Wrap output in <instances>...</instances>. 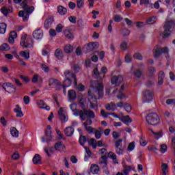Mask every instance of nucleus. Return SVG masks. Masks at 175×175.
Returning a JSON list of instances; mask_svg holds the SVG:
<instances>
[{"mask_svg": "<svg viewBox=\"0 0 175 175\" xmlns=\"http://www.w3.org/2000/svg\"><path fill=\"white\" fill-rule=\"evenodd\" d=\"M94 85V86L92 88V90H89L88 93L91 109L98 107L96 99L103 98V83L99 82V81H96Z\"/></svg>", "mask_w": 175, "mask_h": 175, "instance_id": "nucleus-1", "label": "nucleus"}, {"mask_svg": "<svg viewBox=\"0 0 175 175\" xmlns=\"http://www.w3.org/2000/svg\"><path fill=\"white\" fill-rule=\"evenodd\" d=\"M21 6L23 10H21L18 12V16L22 17L23 21H28V18H29V15L33 10H35V8L33 6L28 5V0H24L21 3Z\"/></svg>", "mask_w": 175, "mask_h": 175, "instance_id": "nucleus-2", "label": "nucleus"}, {"mask_svg": "<svg viewBox=\"0 0 175 175\" xmlns=\"http://www.w3.org/2000/svg\"><path fill=\"white\" fill-rule=\"evenodd\" d=\"M87 111L88 112L86 115H85L84 120H81V121H85L83 123L85 131L88 133H92V132L95 131V129L92 128V126L90 125H92V119L95 118V113H94V111H91V109H87Z\"/></svg>", "mask_w": 175, "mask_h": 175, "instance_id": "nucleus-3", "label": "nucleus"}, {"mask_svg": "<svg viewBox=\"0 0 175 175\" xmlns=\"http://www.w3.org/2000/svg\"><path fill=\"white\" fill-rule=\"evenodd\" d=\"M146 122L149 125L154 126L158 125L161 122V118L157 113H148L146 117Z\"/></svg>", "mask_w": 175, "mask_h": 175, "instance_id": "nucleus-4", "label": "nucleus"}, {"mask_svg": "<svg viewBox=\"0 0 175 175\" xmlns=\"http://www.w3.org/2000/svg\"><path fill=\"white\" fill-rule=\"evenodd\" d=\"M70 109L74 113L75 117H80L81 120H84L85 115L88 113L87 109H83L81 110L77 109V105L76 103H72L70 105Z\"/></svg>", "mask_w": 175, "mask_h": 175, "instance_id": "nucleus-5", "label": "nucleus"}, {"mask_svg": "<svg viewBox=\"0 0 175 175\" xmlns=\"http://www.w3.org/2000/svg\"><path fill=\"white\" fill-rule=\"evenodd\" d=\"M172 27H175V20L167 19L165 23L163 26L164 32H163V38L164 39L167 38L169 35H170V29H172Z\"/></svg>", "mask_w": 175, "mask_h": 175, "instance_id": "nucleus-6", "label": "nucleus"}, {"mask_svg": "<svg viewBox=\"0 0 175 175\" xmlns=\"http://www.w3.org/2000/svg\"><path fill=\"white\" fill-rule=\"evenodd\" d=\"M154 99V92L151 90H146L143 93L142 100L144 103H150Z\"/></svg>", "mask_w": 175, "mask_h": 175, "instance_id": "nucleus-7", "label": "nucleus"}, {"mask_svg": "<svg viewBox=\"0 0 175 175\" xmlns=\"http://www.w3.org/2000/svg\"><path fill=\"white\" fill-rule=\"evenodd\" d=\"M168 54L169 49L167 47L161 48L157 46L156 49H154V57L155 58H158L161 54Z\"/></svg>", "mask_w": 175, "mask_h": 175, "instance_id": "nucleus-8", "label": "nucleus"}, {"mask_svg": "<svg viewBox=\"0 0 175 175\" xmlns=\"http://www.w3.org/2000/svg\"><path fill=\"white\" fill-rule=\"evenodd\" d=\"M49 87H54L57 90V91H59L62 88V85L61 84V82L58 79H49Z\"/></svg>", "mask_w": 175, "mask_h": 175, "instance_id": "nucleus-9", "label": "nucleus"}, {"mask_svg": "<svg viewBox=\"0 0 175 175\" xmlns=\"http://www.w3.org/2000/svg\"><path fill=\"white\" fill-rule=\"evenodd\" d=\"M109 116H113L115 118H119L120 121H122L124 124H131L132 122V119L129 117V116H123L122 118L118 117V115L116 113H111Z\"/></svg>", "mask_w": 175, "mask_h": 175, "instance_id": "nucleus-10", "label": "nucleus"}, {"mask_svg": "<svg viewBox=\"0 0 175 175\" xmlns=\"http://www.w3.org/2000/svg\"><path fill=\"white\" fill-rule=\"evenodd\" d=\"M2 88L6 92H8V94H10V91L12 92H16V87L11 83H4L2 85Z\"/></svg>", "mask_w": 175, "mask_h": 175, "instance_id": "nucleus-11", "label": "nucleus"}, {"mask_svg": "<svg viewBox=\"0 0 175 175\" xmlns=\"http://www.w3.org/2000/svg\"><path fill=\"white\" fill-rule=\"evenodd\" d=\"M122 81H124V77L122 75H114L111 79V84H115L116 85H120Z\"/></svg>", "mask_w": 175, "mask_h": 175, "instance_id": "nucleus-12", "label": "nucleus"}, {"mask_svg": "<svg viewBox=\"0 0 175 175\" xmlns=\"http://www.w3.org/2000/svg\"><path fill=\"white\" fill-rule=\"evenodd\" d=\"M122 143V139H119L118 141L115 142V150L116 154H122L124 150L122 149V145H121Z\"/></svg>", "mask_w": 175, "mask_h": 175, "instance_id": "nucleus-13", "label": "nucleus"}, {"mask_svg": "<svg viewBox=\"0 0 175 175\" xmlns=\"http://www.w3.org/2000/svg\"><path fill=\"white\" fill-rule=\"evenodd\" d=\"M64 76L66 79H74V85H77V78H76V75L73 74V72L67 70L64 72Z\"/></svg>", "mask_w": 175, "mask_h": 175, "instance_id": "nucleus-14", "label": "nucleus"}, {"mask_svg": "<svg viewBox=\"0 0 175 175\" xmlns=\"http://www.w3.org/2000/svg\"><path fill=\"white\" fill-rule=\"evenodd\" d=\"M21 46H22V47H24V49H31V47H33V46L32 39L27 38V41L21 42Z\"/></svg>", "mask_w": 175, "mask_h": 175, "instance_id": "nucleus-15", "label": "nucleus"}, {"mask_svg": "<svg viewBox=\"0 0 175 175\" xmlns=\"http://www.w3.org/2000/svg\"><path fill=\"white\" fill-rule=\"evenodd\" d=\"M58 116L61 120V121H63V122H66L68 120V116L65 115V111H64L63 107H60L58 111Z\"/></svg>", "mask_w": 175, "mask_h": 175, "instance_id": "nucleus-16", "label": "nucleus"}, {"mask_svg": "<svg viewBox=\"0 0 175 175\" xmlns=\"http://www.w3.org/2000/svg\"><path fill=\"white\" fill-rule=\"evenodd\" d=\"M33 38L36 39V40H39L43 38V31L41 29H36L33 32Z\"/></svg>", "mask_w": 175, "mask_h": 175, "instance_id": "nucleus-17", "label": "nucleus"}, {"mask_svg": "<svg viewBox=\"0 0 175 175\" xmlns=\"http://www.w3.org/2000/svg\"><path fill=\"white\" fill-rule=\"evenodd\" d=\"M99 164L103 169L107 166V156L103 155L100 158Z\"/></svg>", "mask_w": 175, "mask_h": 175, "instance_id": "nucleus-18", "label": "nucleus"}, {"mask_svg": "<svg viewBox=\"0 0 175 175\" xmlns=\"http://www.w3.org/2000/svg\"><path fill=\"white\" fill-rule=\"evenodd\" d=\"M105 109L109 111H115V110H117V105L115 103L111 102L105 105Z\"/></svg>", "mask_w": 175, "mask_h": 175, "instance_id": "nucleus-19", "label": "nucleus"}, {"mask_svg": "<svg viewBox=\"0 0 175 175\" xmlns=\"http://www.w3.org/2000/svg\"><path fill=\"white\" fill-rule=\"evenodd\" d=\"M55 150L56 151H64L66 150L65 145L62 142H58L55 144Z\"/></svg>", "mask_w": 175, "mask_h": 175, "instance_id": "nucleus-20", "label": "nucleus"}, {"mask_svg": "<svg viewBox=\"0 0 175 175\" xmlns=\"http://www.w3.org/2000/svg\"><path fill=\"white\" fill-rule=\"evenodd\" d=\"M37 103L40 109H45L47 111L50 110V107L45 104L43 100H38Z\"/></svg>", "mask_w": 175, "mask_h": 175, "instance_id": "nucleus-21", "label": "nucleus"}, {"mask_svg": "<svg viewBox=\"0 0 175 175\" xmlns=\"http://www.w3.org/2000/svg\"><path fill=\"white\" fill-rule=\"evenodd\" d=\"M75 133V129L72 126L66 127L64 129V133L66 136L70 137L73 135V133Z\"/></svg>", "mask_w": 175, "mask_h": 175, "instance_id": "nucleus-22", "label": "nucleus"}, {"mask_svg": "<svg viewBox=\"0 0 175 175\" xmlns=\"http://www.w3.org/2000/svg\"><path fill=\"white\" fill-rule=\"evenodd\" d=\"M33 163L34 165H40L42 163V157H40V154H35L33 158Z\"/></svg>", "mask_w": 175, "mask_h": 175, "instance_id": "nucleus-23", "label": "nucleus"}, {"mask_svg": "<svg viewBox=\"0 0 175 175\" xmlns=\"http://www.w3.org/2000/svg\"><path fill=\"white\" fill-rule=\"evenodd\" d=\"M68 96L69 100L73 101V100H76V98L77 95L76 94V92L75 90H71L68 91Z\"/></svg>", "mask_w": 175, "mask_h": 175, "instance_id": "nucleus-24", "label": "nucleus"}, {"mask_svg": "<svg viewBox=\"0 0 175 175\" xmlns=\"http://www.w3.org/2000/svg\"><path fill=\"white\" fill-rule=\"evenodd\" d=\"M163 79H165V72L160 71L158 76V85H162L163 84Z\"/></svg>", "mask_w": 175, "mask_h": 175, "instance_id": "nucleus-25", "label": "nucleus"}, {"mask_svg": "<svg viewBox=\"0 0 175 175\" xmlns=\"http://www.w3.org/2000/svg\"><path fill=\"white\" fill-rule=\"evenodd\" d=\"M90 172L92 174H98V173H99V166L96 164H92L90 166Z\"/></svg>", "mask_w": 175, "mask_h": 175, "instance_id": "nucleus-26", "label": "nucleus"}, {"mask_svg": "<svg viewBox=\"0 0 175 175\" xmlns=\"http://www.w3.org/2000/svg\"><path fill=\"white\" fill-rule=\"evenodd\" d=\"M55 57H56L57 59H62L64 58V52L62 50L59 49H56L55 51Z\"/></svg>", "mask_w": 175, "mask_h": 175, "instance_id": "nucleus-27", "label": "nucleus"}, {"mask_svg": "<svg viewBox=\"0 0 175 175\" xmlns=\"http://www.w3.org/2000/svg\"><path fill=\"white\" fill-rule=\"evenodd\" d=\"M54 22V18L50 17L48 18L45 22H44V27L46 28V29H49L50 27H51V24Z\"/></svg>", "mask_w": 175, "mask_h": 175, "instance_id": "nucleus-28", "label": "nucleus"}, {"mask_svg": "<svg viewBox=\"0 0 175 175\" xmlns=\"http://www.w3.org/2000/svg\"><path fill=\"white\" fill-rule=\"evenodd\" d=\"M14 111L16 113V117L21 118L24 116L23 111H21V107L19 105H16V108L14 109Z\"/></svg>", "mask_w": 175, "mask_h": 175, "instance_id": "nucleus-29", "label": "nucleus"}, {"mask_svg": "<svg viewBox=\"0 0 175 175\" xmlns=\"http://www.w3.org/2000/svg\"><path fill=\"white\" fill-rule=\"evenodd\" d=\"M57 12L59 14H61V16H64V14H66L68 10H66V8H64L62 5H59L57 7Z\"/></svg>", "mask_w": 175, "mask_h": 175, "instance_id": "nucleus-30", "label": "nucleus"}, {"mask_svg": "<svg viewBox=\"0 0 175 175\" xmlns=\"http://www.w3.org/2000/svg\"><path fill=\"white\" fill-rule=\"evenodd\" d=\"M64 36H66L67 39L72 40L73 39V38H75V36H73V33H72V32L69 29L64 30Z\"/></svg>", "mask_w": 175, "mask_h": 175, "instance_id": "nucleus-31", "label": "nucleus"}, {"mask_svg": "<svg viewBox=\"0 0 175 175\" xmlns=\"http://www.w3.org/2000/svg\"><path fill=\"white\" fill-rule=\"evenodd\" d=\"M108 158H111V159H112L113 163H118V161H117V155H116L113 152H109L108 153Z\"/></svg>", "mask_w": 175, "mask_h": 175, "instance_id": "nucleus-32", "label": "nucleus"}, {"mask_svg": "<svg viewBox=\"0 0 175 175\" xmlns=\"http://www.w3.org/2000/svg\"><path fill=\"white\" fill-rule=\"evenodd\" d=\"M10 133L13 137H18V130L16 127H11Z\"/></svg>", "mask_w": 175, "mask_h": 175, "instance_id": "nucleus-33", "label": "nucleus"}, {"mask_svg": "<svg viewBox=\"0 0 175 175\" xmlns=\"http://www.w3.org/2000/svg\"><path fill=\"white\" fill-rule=\"evenodd\" d=\"M73 51V47L70 44H67L64 46V53L66 54H70Z\"/></svg>", "mask_w": 175, "mask_h": 175, "instance_id": "nucleus-34", "label": "nucleus"}, {"mask_svg": "<svg viewBox=\"0 0 175 175\" xmlns=\"http://www.w3.org/2000/svg\"><path fill=\"white\" fill-rule=\"evenodd\" d=\"M19 55L25 59H29V52H28V51H21Z\"/></svg>", "mask_w": 175, "mask_h": 175, "instance_id": "nucleus-35", "label": "nucleus"}, {"mask_svg": "<svg viewBox=\"0 0 175 175\" xmlns=\"http://www.w3.org/2000/svg\"><path fill=\"white\" fill-rule=\"evenodd\" d=\"M72 85V81L69 78H66L64 82H63V85H62V87H70V85Z\"/></svg>", "mask_w": 175, "mask_h": 175, "instance_id": "nucleus-36", "label": "nucleus"}, {"mask_svg": "<svg viewBox=\"0 0 175 175\" xmlns=\"http://www.w3.org/2000/svg\"><path fill=\"white\" fill-rule=\"evenodd\" d=\"M1 13L4 14V16H8L9 13H12V10L11 9H8L6 7H3L1 9Z\"/></svg>", "mask_w": 175, "mask_h": 175, "instance_id": "nucleus-37", "label": "nucleus"}, {"mask_svg": "<svg viewBox=\"0 0 175 175\" xmlns=\"http://www.w3.org/2000/svg\"><path fill=\"white\" fill-rule=\"evenodd\" d=\"M7 25L5 23H0V33H5L6 32Z\"/></svg>", "mask_w": 175, "mask_h": 175, "instance_id": "nucleus-38", "label": "nucleus"}, {"mask_svg": "<svg viewBox=\"0 0 175 175\" xmlns=\"http://www.w3.org/2000/svg\"><path fill=\"white\" fill-rule=\"evenodd\" d=\"M79 142L81 146H84L87 142V137L84 135H80Z\"/></svg>", "mask_w": 175, "mask_h": 175, "instance_id": "nucleus-39", "label": "nucleus"}, {"mask_svg": "<svg viewBox=\"0 0 175 175\" xmlns=\"http://www.w3.org/2000/svg\"><path fill=\"white\" fill-rule=\"evenodd\" d=\"M45 136L46 137V142H51L53 137L51 136V131H46L45 132Z\"/></svg>", "mask_w": 175, "mask_h": 175, "instance_id": "nucleus-40", "label": "nucleus"}, {"mask_svg": "<svg viewBox=\"0 0 175 175\" xmlns=\"http://www.w3.org/2000/svg\"><path fill=\"white\" fill-rule=\"evenodd\" d=\"M133 75L135 76V77H137V79H140L142 77V70H139V69H136L134 72Z\"/></svg>", "mask_w": 175, "mask_h": 175, "instance_id": "nucleus-41", "label": "nucleus"}, {"mask_svg": "<svg viewBox=\"0 0 175 175\" xmlns=\"http://www.w3.org/2000/svg\"><path fill=\"white\" fill-rule=\"evenodd\" d=\"M10 49V47H9V45H8V44H3L1 46H0L1 51H8Z\"/></svg>", "mask_w": 175, "mask_h": 175, "instance_id": "nucleus-42", "label": "nucleus"}, {"mask_svg": "<svg viewBox=\"0 0 175 175\" xmlns=\"http://www.w3.org/2000/svg\"><path fill=\"white\" fill-rule=\"evenodd\" d=\"M139 143L142 147H145V146H147V143L148 142L145 139L144 137L141 136Z\"/></svg>", "mask_w": 175, "mask_h": 175, "instance_id": "nucleus-43", "label": "nucleus"}, {"mask_svg": "<svg viewBox=\"0 0 175 175\" xmlns=\"http://www.w3.org/2000/svg\"><path fill=\"white\" fill-rule=\"evenodd\" d=\"M123 18H124L119 14H116L113 16V21H115V23H120L121 20H123Z\"/></svg>", "mask_w": 175, "mask_h": 175, "instance_id": "nucleus-44", "label": "nucleus"}, {"mask_svg": "<svg viewBox=\"0 0 175 175\" xmlns=\"http://www.w3.org/2000/svg\"><path fill=\"white\" fill-rule=\"evenodd\" d=\"M157 23V18L155 16H152L147 21V24H155Z\"/></svg>", "mask_w": 175, "mask_h": 175, "instance_id": "nucleus-45", "label": "nucleus"}, {"mask_svg": "<svg viewBox=\"0 0 175 175\" xmlns=\"http://www.w3.org/2000/svg\"><path fill=\"white\" fill-rule=\"evenodd\" d=\"M77 6L78 9H81L84 7V0H77Z\"/></svg>", "mask_w": 175, "mask_h": 175, "instance_id": "nucleus-46", "label": "nucleus"}, {"mask_svg": "<svg viewBox=\"0 0 175 175\" xmlns=\"http://www.w3.org/2000/svg\"><path fill=\"white\" fill-rule=\"evenodd\" d=\"M161 167H162V172H163V175H166V170H167V167L169 166L166 163H162L161 164Z\"/></svg>", "mask_w": 175, "mask_h": 175, "instance_id": "nucleus-47", "label": "nucleus"}, {"mask_svg": "<svg viewBox=\"0 0 175 175\" xmlns=\"http://www.w3.org/2000/svg\"><path fill=\"white\" fill-rule=\"evenodd\" d=\"M123 107L124 110L127 111V113H130V111H132V108L131 107V105L128 103H124V105H123Z\"/></svg>", "mask_w": 175, "mask_h": 175, "instance_id": "nucleus-48", "label": "nucleus"}, {"mask_svg": "<svg viewBox=\"0 0 175 175\" xmlns=\"http://www.w3.org/2000/svg\"><path fill=\"white\" fill-rule=\"evenodd\" d=\"M121 33H122V36H128V35H129L131 33V31L128 29H123L121 31Z\"/></svg>", "mask_w": 175, "mask_h": 175, "instance_id": "nucleus-49", "label": "nucleus"}, {"mask_svg": "<svg viewBox=\"0 0 175 175\" xmlns=\"http://www.w3.org/2000/svg\"><path fill=\"white\" fill-rule=\"evenodd\" d=\"M120 49H121V50H123V51H125V50H126V49H128V44H126V42L123 41L120 44Z\"/></svg>", "mask_w": 175, "mask_h": 175, "instance_id": "nucleus-50", "label": "nucleus"}, {"mask_svg": "<svg viewBox=\"0 0 175 175\" xmlns=\"http://www.w3.org/2000/svg\"><path fill=\"white\" fill-rule=\"evenodd\" d=\"M167 150V146H166V144L161 145L160 151L161 152H162V154H165Z\"/></svg>", "mask_w": 175, "mask_h": 175, "instance_id": "nucleus-51", "label": "nucleus"}, {"mask_svg": "<svg viewBox=\"0 0 175 175\" xmlns=\"http://www.w3.org/2000/svg\"><path fill=\"white\" fill-rule=\"evenodd\" d=\"M124 60H125V62H126L127 64H129V62H131L132 61V56H131V55L129 54H126L124 57Z\"/></svg>", "mask_w": 175, "mask_h": 175, "instance_id": "nucleus-52", "label": "nucleus"}, {"mask_svg": "<svg viewBox=\"0 0 175 175\" xmlns=\"http://www.w3.org/2000/svg\"><path fill=\"white\" fill-rule=\"evenodd\" d=\"M148 72H149L150 76H154L155 73V68L152 66L148 67Z\"/></svg>", "mask_w": 175, "mask_h": 175, "instance_id": "nucleus-53", "label": "nucleus"}, {"mask_svg": "<svg viewBox=\"0 0 175 175\" xmlns=\"http://www.w3.org/2000/svg\"><path fill=\"white\" fill-rule=\"evenodd\" d=\"M86 50L87 53H90V51H92V50H94V46L92 45V42L88 44L86 46Z\"/></svg>", "mask_w": 175, "mask_h": 175, "instance_id": "nucleus-54", "label": "nucleus"}, {"mask_svg": "<svg viewBox=\"0 0 175 175\" xmlns=\"http://www.w3.org/2000/svg\"><path fill=\"white\" fill-rule=\"evenodd\" d=\"M134 58L135 59H139V61H142L143 59V55L139 53H137L134 54Z\"/></svg>", "mask_w": 175, "mask_h": 175, "instance_id": "nucleus-55", "label": "nucleus"}, {"mask_svg": "<svg viewBox=\"0 0 175 175\" xmlns=\"http://www.w3.org/2000/svg\"><path fill=\"white\" fill-rule=\"evenodd\" d=\"M20 158V154H18V152H15L12 155V159H14V161H17Z\"/></svg>", "mask_w": 175, "mask_h": 175, "instance_id": "nucleus-56", "label": "nucleus"}, {"mask_svg": "<svg viewBox=\"0 0 175 175\" xmlns=\"http://www.w3.org/2000/svg\"><path fill=\"white\" fill-rule=\"evenodd\" d=\"M96 139H100L102 137V133L99 130H96L94 133Z\"/></svg>", "mask_w": 175, "mask_h": 175, "instance_id": "nucleus-57", "label": "nucleus"}, {"mask_svg": "<svg viewBox=\"0 0 175 175\" xmlns=\"http://www.w3.org/2000/svg\"><path fill=\"white\" fill-rule=\"evenodd\" d=\"M102 117H104L105 118H107L109 116H110V113L106 112L105 110L102 109L100 111Z\"/></svg>", "mask_w": 175, "mask_h": 175, "instance_id": "nucleus-58", "label": "nucleus"}, {"mask_svg": "<svg viewBox=\"0 0 175 175\" xmlns=\"http://www.w3.org/2000/svg\"><path fill=\"white\" fill-rule=\"evenodd\" d=\"M134 149H135V142L130 143L127 148L128 151H132Z\"/></svg>", "mask_w": 175, "mask_h": 175, "instance_id": "nucleus-59", "label": "nucleus"}, {"mask_svg": "<svg viewBox=\"0 0 175 175\" xmlns=\"http://www.w3.org/2000/svg\"><path fill=\"white\" fill-rule=\"evenodd\" d=\"M131 166H126L124 167V172H123V174L124 175H128V174L129 173V172H131Z\"/></svg>", "mask_w": 175, "mask_h": 175, "instance_id": "nucleus-60", "label": "nucleus"}, {"mask_svg": "<svg viewBox=\"0 0 175 175\" xmlns=\"http://www.w3.org/2000/svg\"><path fill=\"white\" fill-rule=\"evenodd\" d=\"M39 80V75L38 74H36L33 75L31 81L33 83H38V81Z\"/></svg>", "mask_w": 175, "mask_h": 175, "instance_id": "nucleus-61", "label": "nucleus"}, {"mask_svg": "<svg viewBox=\"0 0 175 175\" xmlns=\"http://www.w3.org/2000/svg\"><path fill=\"white\" fill-rule=\"evenodd\" d=\"M75 73H77L80 70V66L79 64H74L72 67Z\"/></svg>", "mask_w": 175, "mask_h": 175, "instance_id": "nucleus-62", "label": "nucleus"}, {"mask_svg": "<svg viewBox=\"0 0 175 175\" xmlns=\"http://www.w3.org/2000/svg\"><path fill=\"white\" fill-rule=\"evenodd\" d=\"M68 20L72 24H76V20H77L76 16H70L68 17Z\"/></svg>", "mask_w": 175, "mask_h": 175, "instance_id": "nucleus-63", "label": "nucleus"}, {"mask_svg": "<svg viewBox=\"0 0 175 175\" xmlns=\"http://www.w3.org/2000/svg\"><path fill=\"white\" fill-rule=\"evenodd\" d=\"M62 28H64V26H62L61 24H58L56 27V32H62Z\"/></svg>", "mask_w": 175, "mask_h": 175, "instance_id": "nucleus-64", "label": "nucleus"}]
</instances>
